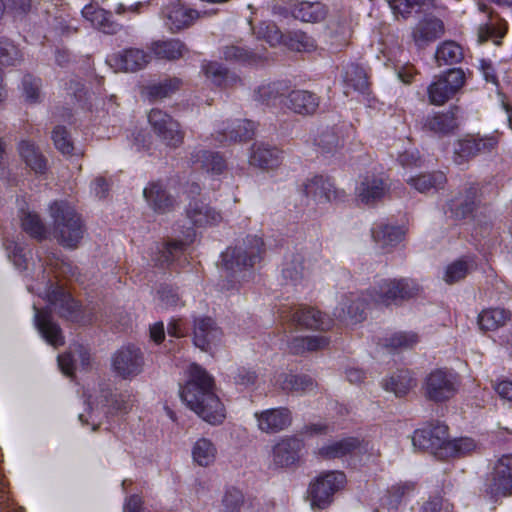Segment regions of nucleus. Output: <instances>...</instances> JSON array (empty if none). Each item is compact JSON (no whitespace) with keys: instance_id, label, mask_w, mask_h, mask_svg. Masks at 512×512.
Returning a JSON list of instances; mask_svg holds the SVG:
<instances>
[{"instance_id":"3","label":"nucleus","mask_w":512,"mask_h":512,"mask_svg":"<svg viewBox=\"0 0 512 512\" xmlns=\"http://www.w3.org/2000/svg\"><path fill=\"white\" fill-rule=\"evenodd\" d=\"M52 233L60 246L76 249L86 233L82 216L67 201H54L49 206Z\"/></svg>"},{"instance_id":"1","label":"nucleus","mask_w":512,"mask_h":512,"mask_svg":"<svg viewBox=\"0 0 512 512\" xmlns=\"http://www.w3.org/2000/svg\"><path fill=\"white\" fill-rule=\"evenodd\" d=\"M180 397L205 422L211 425L224 422L226 409L215 392L214 378L200 365H190L188 379L180 389Z\"/></svg>"},{"instance_id":"58","label":"nucleus","mask_w":512,"mask_h":512,"mask_svg":"<svg viewBox=\"0 0 512 512\" xmlns=\"http://www.w3.org/2000/svg\"><path fill=\"white\" fill-rule=\"evenodd\" d=\"M186 246L187 244L182 240H172L167 242L160 251L161 255L156 259V264L161 267L170 265L183 254Z\"/></svg>"},{"instance_id":"20","label":"nucleus","mask_w":512,"mask_h":512,"mask_svg":"<svg viewBox=\"0 0 512 512\" xmlns=\"http://www.w3.org/2000/svg\"><path fill=\"white\" fill-rule=\"evenodd\" d=\"M193 324V343L202 351L210 350L220 340L222 331L211 317H197Z\"/></svg>"},{"instance_id":"36","label":"nucleus","mask_w":512,"mask_h":512,"mask_svg":"<svg viewBox=\"0 0 512 512\" xmlns=\"http://www.w3.org/2000/svg\"><path fill=\"white\" fill-rule=\"evenodd\" d=\"M423 126L430 132L445 135L456 128V115L451 109L446 112H435L424 118Z\"/></svg>"},{"instance_id":"64","label":"nucleus","mask_w":512,"mask_h":512,"mask_svg":"<svg viewBox=\"0 0 512 512\" xmlns=\"http://www.w3.org/2000/svg\"><path fill=\"white\" fill-rule=\"evenodd\" d=\"M242 504V492L236 488L227 489L222 499V512H238Z\"/></svg>"},{"instance_id":"5","label":"nucleus","mask_w":512,"mask_h":512,"mask_svg":"<svg viewBox=\"0 0 512 512\" xmlns=\"http://www.w3.org/2000/svg\"><path fill=\"white\" fill-rule=\"evenodd\" d=\"M448 426L440 421L428 422L412 435L414 448H476L472 438L449 439Z\"/></svg>"},{"instance_id":"53","label":"nucleus","mask_w":512,"mask_h":512,"mask_svg":"<svg viewBox=\"0 0 512 512\" xmlns=\"http://www.w3.org/2000/svg\"><path fill=\"white\" fill-rule=\"evenodd\" d=\"M21 227L25 233L37 241L47 238V229L37 213L27 212L21 219Z\"/></svg>"},{"instance_id":"38","label":"nucleus","mask_w":512,"mask_h":512,"mask_svg":"<svg viewBox=\"0 0 512 512\" xmlns=\"http://www.w3.org/2000/svg\"><path fill=\"white\" fill-rule=\"evenodd\" d=\"M289 89L286 81H270L262 83L254 90V100L266 105H275L276 101Z\"/></svg>"},{"instance_id":"57","label":"nucleus","mask_w":512,"mask_h":512,"mask_svg":"<svg viewBox=\"0 0 512 512\" xmlns=\"http://www.w3.org/2000/svg\"><path fill=\"white\" fill-rule=\"evenodd\" d=\"M181 80L178 78H168L158 83L147 86V96L150 100L163 99L170 96L179 89Z\"/></svg>"},{"instance_id":"62","label":"nucleus","mask_w":512,"mask_h":512,"mask_svg":"<svg viewBox=\"0 0 512 512\" xmlns=\"http://www.w3.org/2000/svg\"><path fill=\"white\" fill-rule=\"evenodd\" d=\"M418 335L413 332H397L386 340V346L393 349H408L418 343Z\"/></svg>"},{"instance_id":"28","label":"nucleus","mask_w":512,"mask_h":512,"mask_svg":"<svg viewBox=\"0 0 512 512\" xmlns=\"http://www.w3.org/2000/svg\"><path fill=\"white\" fill-rule=\"evenodd\" d=\"M190 162L193 166L212 175H220L227 168L226 160L219 152L205 149L194 150L191 153Z\"/></svg>"},{"instance_id":"42","label":"nucleus","mask_w":512,"mask_h":512,"mask_svg":"<svg viewBox=\"0 0 512 512\" xmlns=\"http://www.w3.org/2000/svg\"><path fill=\"white\" fill-rule=\"evenodd\" d=\"M255 128V123L251 120L236 119L223 129L222 135L230 142L247 141L254 136Z\"/></svg>"},{"instance_id":"50","label":"nucleus","mask_w":512,"mask_h":512,"mask_svg":"<svg viewBox=\"0 0 512 512\" xmlns=\"http://www.w3.org/2000/svg\"><path fill=\"white\" fill-rule=\"evenodd\" d=\"M283 45L296 52H311L317 47L314 38L302 30L286 33Z\"/></svg>"},{"instance_id":"6","label":"nucleus","mask_w":512,"mask_h":512,"mask_svg":"<svg viewBox=\"0 0 512 512\" xmlns=\"http://www.w3.org/2000/svg\"><path fill=\"white\" fill-rule=\"evenodd\" d=\"M346 476L340 471H329L316 477L307 489V499L312 509H326L333 502L336 492L344 487Z\"/></svg>"},{"instance_id":"55","label":"nucleus","mask_w":512,"mask_h":512,"mask_svg":"<svg viewBox=\"0 0 512 512\" xmlns=\"http://www.w3.org/2000/svg\"><path fill=\"white\" fill-rule=\"evenodd\" d=\"M367 450H319L318 454L324 459H341L348 467L362 466V457Z\"/></svg>"},{"instance_id":"33","label":"nucleus","mask_w":512,"mask_h":512,"mask_svg":"<svg viewBox=\"0 0 512 512\" xmlns=\"http://www.w3.org/2000/svg\"><path fill=\"white\" fill-rule=\"evenodd\" d=\"M296 20L305 23H320L328 15L327 5L320 1L296 0Z\"/></svg>"},{"instance_id":"46","label":"nucleus","mask_w":512,"mask_h":512,"mask_svg":"<svg viewBox=\"0 0 512 512\" xmlns=\"http://www.w3.org/2000/svg\"><path fill=\"white\" fill-rule=\"evenodd\" d=\"M304 257L294 253L286 258L282 268V283L284 285L297 286L303 279Z\"/></svg>"},{"instance_id":"27","label":"nucleus","mask_w":512,"mask_h":512,"mask_svg":"<svg viewBox=\"0 0 512 512\" xmlns=\"http://www.w3.org/2000/svg\"><path fill=\"white\" fill-rule=\"evenodd\" d=\"M342 81L346 95L350 93V90L362 95H368L370 93V83L367 72L359 64H347L343 70Z\"/></svg>"},{"instance_id":"30","label":"nucleus","mask_w":512,"mask_h":512,"mask_svg":"<svg viewBox=\"0 0 512 512\" xmlns=\"http://www.w3.org/2000/svg\"><path fill=\"white\" fill-rule=\"evenodd\" d=\"M281 161V152L265 143H254L251 147L249 163L261 169L277 167Z\"/></svg>"},{"instance_id":"18","label":"nucleus","mask_w":512,"mask_h":512,"mask_svg":"<svg viewBox=\"0 0 512 512\" xmlns=\"http://www.w3.org/2000/svg\"><path fill=\"white\" fill-rule=\"evenodd\" d=\"M321 98L315 92L305 89H294L286 96V107L301 116H313L317 113Z\"/></svg>"},{"instance_id":"61","label":"nucleus","mask_w":512,"mask_h":512,"mask_svg":"<svg viewBox=\"0 0 512 512\" xmlns=\"http://www.w3.org/2000/svg\"><path fill=\"white\" fill-rule=\"evenodd\" d=\"M299 450H272V460L276 468H289L297 466L301 457Z\"/></svg>"},{"instance_id":"12","label":"nucleus","mask_w":512,"mask_h":512,"mask_svg":"<svg viewBox=\"0 0 512 512\" xmlns=\"http://www.w3.org/2000/svg\"><path fill=\"white\" fill-rule=\"evenodd\" d=\"M47 299L55 307L57 314L61 318L77 324L86 323L81 304L63 288L56 287L50 290L47 294Z\"/></svg>"},{"instance_id":"39","label":"nucleus","mask_w":512,"mask_h":512,"mask_svg":"<svg viewBox=\"0 0 512 512\" xmlns=\"http://www.w3.org/2000/svg\"><path fill=\"white\" fill-rule=\"evenodd\" d=\"M384 389L393 392L397 397L406 395L416 386V379L408 369H400L383 382Z\"/></svg>"},{"instance_id":"16","label":"nucleus","mask_w":512,"mask_h":512,"mask_svg":"<svg viewBox=\"0 0 512 512\" xmlns=\"http://www.w3.org/2000/svg\"><path fill=\"white\" fill-rule=\"evenodd\" d=\"M479 204V187L477 184H470L448 201L445 212L455 220H462L472 216Z\"/></svg>"},{"instance_id":"9","label":"nucleus","mask_w":512,"mask_h":512,"mask_svg":"<svg viewBox=\"0 0 512 512\" xmlns=\"http://www.w3.org/2000/svg\"><path fill=\"white\" fill-rule=\"evenodd\" d=\"M498 143L494 135L467 134L454 143L453 161L457 165L466 164L477 156L492 153Z\"/></svg>"},{"instance_id":"59","label":"nucleus","mask_w":512,"mask_h":512,"mask_svg":"<svg viewBox=\"0 0 512 512\" xmlns=\"http://www.w3.org/2000/svg\"><path fill=\"white\" fill-rule=\"evenodd\" d=\"M22 55L18 47L6 37H0V64L15 66L21 61Z\"/></svg>"},{"instance_id":"43","label":"nucleus","mask_w":512,"mask_h":512,"mask_svg":"<svg viewBox=\"0 0 512 512\" xmlns=\"http://www.w3.org/2000/svg\"><path fill=\"white\" fill-rule=\"evenodd\" d=\"M395 15L408 19L413 14H420L434 6V0H387Z\"/></svg>"},{"instance_id":"47","label":"nucleus","mask_w":512,"mask_h":512,"mask_svg":"<svg viewBox=\"0 0 512 512\" xmlns=\"http://www.w3.org/2000/svg\"><path fill=\"white\" fill-rule=\"evenodd\" d=\"M314 145L322 154H333L343 144L336 127H325L320 129L314 137Z\"/></svg>"},{"instance_id":"22","label":"nucleus","mask_w":512,"mask_h":512,"mask_svg":"<svg viewBox=\"0 0 512 512\" xmlns=\"http://www.w3.org/2000/svg\"><path fill=\"white\" fill-rule=\"evenodd\" d=\"M366 298L351 293L334 310V316L343 322L356 324L366 318Z\"/></svg>"},{"instance_id":"63","label":"nucleus","mask_w":512,"mask_h":512,"mask_svg":"<svg viewBox=\"0 0 512 512\" xmlns=\"http://www.w3.org/2000/svg\"><path fill=\"white\" fill-rule=\"evenodd\" d=\"M23 95L29 103H37L40 99L41 79L31 74H26L22 78Z\"/></svg>"},{"instance_id":"49","label":"nucleus","mask_w":512,"mask_h":512,"mask_svg":"<svg viewBox=\"0 0 512 512\" xmlns=\"http://www.w3.org/2000/svg\"><path fill=\"white\" fill-rule=\"evenodd\" d=\"M475 262L472 257L463 256L447 265L443 280L451 285L466 278L474 269Z\"/></svg>"},{"instance_id":"21","label":"nucleus","mask_w":512,"mask_h":512,"mask_svg":"<svg viewBox=\"0 0 512 512\" xmlns=\"http://www.w3.org/2000/svg\"><path fill=\"white\" fill-rule=\"evenodd\" d=\"M388 190L389 186L381 176L367 174L356 186L355 193L362 203L372 205L381 200Z\"/></svg>"},{"instance_id":"40","label":"nucleus","mask_w":512,"mask_h":512,"mask_svg":"<svg viewBox=\"0 0 512 512\" xmlns=\"http://www.w3.org/2000/svg\"><path fill=\"white\" fill-rule=\"evenodd\" d=\"M151 51L157 58L171 61L181 58L187 52V47L179 39H167L152 42Z\"/></svg>"},{"instance_id":"52","label":"nucleus","mask_w":512,"mask_h":512,"mask_svg":"<svg viewBox=\"0 0 512 512\" xmlns=\"http://www.w3.org/2000/svg\"><path fill=\"white\" fill-rule=\"evenodd\" d=\"M97 405L108 408V413L123 411L126 409V402L121 394L114 393L107 384L100 385L99 395L96 398Z\"/></svg>"},{"instance_id":"56","label":"nucleus","mask_w":512,"mask_h":512,"mask_svg":"<svg viewBox=\"0 0 512 512\" xmlns=\"http://www.w3.org/2000/svg\"><path fill=\"white\" fill-rule=\"evenodd\" d=\"M317 387L315 380L307 374H287L282 383L284 390L292 392H308Z\"/></svg>"},{"instance_id":"54","label":"nucleus","mask_w":512,"mask_h":512,"mask_svg":"<svg viewBox=\"0 0 512 512\" xmlns=\"http://www.w3.org/2000/svg\"><path fill=\"white\" fill-rule=\"evenodd\" d=\"M201 71L207 80L216 87H224L229 77V70L217 61H204Z\"/></svg>"},{"instance_id":"29","label":"nucleus","mask_w":512,"mask_h":512,"mask_svg":"<svg viewBox=\"0 0 512 512\" xmlns=\"http://www.w3.org/2000/svg\"><path fill=\"white\" fill-rule=\"evenodd\" d=\"M82 15L105 34H116L122 28L121 24L113 20L112 13L103 8L86 5L82 9Z\"/></svg>"},{"instance_id":"60","label":"nucleus","mask_w":512,"mask_h":512,"mask_svg":"<svg viewBox=\"0 0 512 512\" xmlns=\"http://www.w3.org/2000/svg\"><path fill=\"white\" fill-rule=\"evenodd\" d=\"M52 139L57 150L62 154L72 155L74 146L70 133L64 126H56L52 131Z\"/></svg>"},{"instance_id":"32","label":"nucleus","mask_w":512,"mask_h":512,"mask_svg":"<svg viewBox=\"0 0 512 512\" xmlns=\"http://www.w3.org/2000/svg\"><path fill=\"white\" fill-rule=\"evenodd\" d=\"M199 16L197 10L187 8L180 3H173L167 8L166 25L172 31H179L192 25Z\"/></svg>"},{"instance_id":"11","label":"nucleus","mask_w":512,"mask_h":512,"mask_svg":"<svg viewBox=\"0 0 512 512\" xmlns=\"http://www.w3.org/2000/svg\"><path fill=\"white\" fill-rule=\"evenodd\" d=\"M465 84V73L461 68H451L440 74L427 87L429 102L443 105L452 99Z\"/></svg>"},{"instance_id":"48","label":"nucleus","mask_w":512,"mask_h":512,"mask_svg":"<svg viewBox=\"0 0 512 512\" xmlns=\"http://www.w3.org/2000/svg\"><path fill=\"white\" fill-rule=\"evenodd\" d=\"M464 58L462 47L452 40L440 43L435 52V60L438 66L455 65Z\"/></svg>"},{"instance_id":"45","label":"nucleus","mask_w":512,"mask_h":512,"mask_svg":"<svg viewBox=\"0 0 512 512\" xmlns=\"http://www.w3.org/2000/svg\"><path fill=\"white\" fill-rule=\"evenodd\" d=\"M406 181L420 193H426L432 189L438 190L443 188L447 182V178L443 172L433 171L431 173L409 177Z\"/></svg>"},{"instance_id":"26","label":"nucleus","mask_w":512,"mask_h":512,"mask_svg":"<svg viewBox=\"0 0 512 512\" xmlns=\"http://www.w3.org/2000/svg\"><path fill=\"white\" fill-rule=\"evenodd\" d=\"M35 310L34 322L41 336L48 344L55 348L63 346L65 344V338L62 329L59 324L53 321L50 312L39 311L36 308Z\"/></svg>"},{"instance_id":"4","label":"nucleus","mask_w":512,"mask_h":512,"mask_svg":"<svg viewBox=\"0 0 512 512\" xmlns=\"http://www.w3.org/2000/svg\"><path fill=\"white\" fill-rule=\"evenodd\" d=\"M418 294V285L411 279H381L366 290L371 303L381 307L400 306Z\"/></svg>"},{"instance_id":"7","label":"nucleus","mask_w":512,"mask_h":512,"mask_svg":"<svg viewBox=\"0 0 512 512\" xmlns=\"http://www.w3.org/2000/svg\"><path fill=\"white\" fill-rule=\"evenodd\" d=\"M483 493L493 502L512 495V453L497 459L486 477Z\"/></svg>"},{"instance_id":"34","label":"nucleus","mask_w":512,"mask_h":512,"mask_svg":"<svg viewBox=\"0 0 512 512\" xmlns=\"http://www.w3.org/2000/svg\"><path fill=\"white\" fill-rule=\"evenodd\" d=\"M330 339L323 335L296 336L288 341V350L293 355H303L326 348Z\"/></svg>"},{"instance_id":"25","label":"nucleus","mask_w":512,"mask_h":512,"mask_svg":"<svg viewBox=\"0 0 512 512\" xmlns=\"http://www.w3.org/2000/svg\"><path fill=\"white\" fill-rule=\"evenodd\" d=\"M444 31V23L441 19L435 16H427L414 28L412 37L415 45L422 49L440 38Z\"/></svg>"},{"instance_id":"17","label":"nucleus","mask_w":512,"mask_h":512,"mask_svg":"<svg viewBox=\"0 0 512 512\" xmlns=\"http://www.w3.org/2000/svg\"><path fill=\"white\" fill-rule=\"evenodd\" d=\"M185 215L194 227L204 228L216 226L222 221L221 213L203 199L192 197L186 208Z\"/></svg>"},{"instance_id":"19","label":"nucleus","mask_w":512,"mask_h":512,"mask_svg":"<svg viewBox=\"0 0 512 512\" xmlns=\"http://www.w3.org/2000/svg\"><path fill=\"white\" fill-rule=\"evenodd\" d=\"M143 197L148 206L157 214H166L174 210L176 199L161 181H151L143 189Z\"/></svg>"},{"instance_id":"2","label":"nucleus","mask_w":512,"mask_h":512,"mask_svg":"<svg viewBox=\"0 0 512 512\" xmlns=\"http://www.w3.org/2000/svg\"><path fill=\"white\" fill-rule=\"evenodd\" d=\"M264 251L262 238L248 235L242 243L228 247L222 252V267L226 272V279L221 284L222 289L238 290L241 281L245 279V271L260 261Z\"/></svg>"},{"instance_id":"24","label":"nucleus","mask_w":512,"mask_h":512,"mask_svg":"<svg viewBox=\"0 0 512 512\" xmlns=\"http://www.w3.org/2000/svg\"><path fill=\"white\" fill-rule=\"evenodd\" d=\"M258 427L266 433H277L290 426L292 415L288 408H271L255 414Z\"/></svg>"},{"instance_id":"41","label":"nucleus","mask_w":512,"mask_h":512,"mask_svg":"<svg viewBox=\"0 0 512 512\" xmlns=\"http://www.w3.org/2000/svg\"><path fill=\"white\" fill-rule=\"evenodd\" d=\"M404 235L405 232L400 226L380 223L372 228V237L382 248L398 245Z\"/></svg>"},{"instance_id":"51","label":"nucleus","mask_w":512,"mask_h":512,"mask_svg":"<svg viewBox=\"0 0 512 512\" xmlns=\"http://www.w3.org/2000/svg\"><path fill=\"white\" fill-rule=\"evenodd\" d=\"M416 483L406 481L392 485L385 495L384 504L388 507L389 512H396L406 495L415 490Z\"/></svg>"},{"instance_id":"10","label":"nucleus","mask_w":512,"mask_h":512,"mask_svg":"<svg viewBox=\"0 0 512 512\" xmlns=\"http://www.w3.org/2000/svg\"><path fill=\"white\" fill-rule=\"evenodd\" d=\"M458 376L446 368H436L425 378L423 390L425 397L433 402L442 403L457 392Z\"/></svg>"},{"instance_id":"37","label":"nucleus","mask_w":512,"mask_h":512,"mask_svg":"<svg viewBox=\"0 0 512 512\" xmlns=\"http://www.w3.org/2000/svg\"><path fill=\"white\" fill-rule=\"evenodd\" d=\"M221 57L227 62L241 65H258L265 59L262 55L238 45L223 46Z\"/></svg>"},{"instance_id":"35","label":"nucleus","mask_w":512,"mask_h":512,"mask_svg":"<svg viewBox=\"0 0 512 512\" xmlns=\"http://www.w3.org/2000/svg\"><path fill=\"white\" fill-rule=\"evenodd\" d=\"M329 430V426L324 423H312L305 425L297 434L286 436L280 443L272 448H302L304 446L305 437H314L325 435Z\"/></svg>"},{"instance_id":"44","label":"nucleus","mask_w":512,"mask_h":512,"mask_svg":"<svg viewBox=\"0 0 512 512\" xmlns=\"http://www.w3.org/2000/svg\"><path fill=\"white\" fill-rule=\"evenodd\" d=\"M511 319V312L504 308L484 309L478 315V325L482 331H494Z\"/></svg>"},{"instance_id":"14","label":"nucleus","mask_w":512,"mask_h":512,"mask_svg":"<svg viewBox=\"0 0 512 512\" xmlns=\"http://www.w3.org/2000/svg\"><path fill=\"white\" fill-rule=\"evenodd\" d=\"M303 193L318 201L344 202L347 195L344 190L338 189L328 176L315 175L303 184Z\"/></svg>"},{"instance_id":"13","label":"nucleus","mask_w":512,"mask_h":512,"mask_svg":"<svg viewBox=\"0 0 512 512\" xmlns=\"http://www.w3.org/2000/svg\"><path fill=\"white\" fill-rule=\"evenodd\" d=\"M144 365L143 353L135 345H126L115 352L112 367L122 378H129L141 373Z\"/></svg>"},{"instance_id":"23","label":"nucleus","mask_w":512,"mask_h":512,"mask_svg":"<svg viewBox=\"0 0 512 512\" xmlns=\"http://www.w3.org/2000/svg\"><path fill=\"white\" fill-rule=\"evenodd\" d=\"M291 321L303 328L321 331L329 330L333 325V319L328 315L306 306L294 310L291 313Z\"/></svg>"},{"instance_id":"31","label":"nucleus","mask_w":512,"mask_h":512,"mask_svg":"<svg viewBox=\"0 0 512 512\" xmlns=\"http://www.w3.org/2000/svg\"><path fill=\"white\" fill-rule=\"evenodd\" d=\"M18 151L26 166L35 174L44 175L48 170L46 157L33 142L22 140L18 144Z\"/></svg>"},{"instance_id":"15","label":"nucleus","mask_w":512,"mask_h":512,"mask_svg":"<svg viewBox=\"0 0 512 512\" xmlns=\"http://www.w3.org/2000/svg\"><path fill=\"white\" fill-rule=\"evenodd\" d=\"M149 61V53L136 47L122 49L109 55L106 59V62L115 71L126 73L144 69Z\"/></svg>"},{"instance_id":"8","label":"nucleus","mask_w":512,"mask_h":512,"mask_svg":"<svg viewBox=\"0 0 512 512\" xmlns=\"http://www.w3.org/2000/svg\"><path fill=\"white\" fill-rule=\"evenodd\" d=\"M148 123L155 136L166 147L176 149L184 143L185 131L181 124L166 111L153 108L148 114Z\"/></svg>"}]
</instances>
